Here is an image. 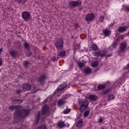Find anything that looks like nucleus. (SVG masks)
<instances>
[{"label":"nucleus","mask_w":129,"mask_h":129,"mask_svg":"<svg viewBox=\"0 0 129 129\" xmlns=\"http://www.w3.org/2000/svg\"><path fill=\"white\" fill-rule=\"evenodd\" d=\"M21 107V106L20 105H12L9 107V109H11V110H15V109H16L14 113V117L16 119L20 118V121H19V122H22L24 120V118L23 117H24V116H27V115L29 114V112H30V111L27 109L20 110Z\"/></svg>","instance_id":"nucleus-1"},{"label":"nucleus","mask_w":129,"mask_h":129,"mask_svg":"<svg viewBox=\"0 0 129 129\" xmlns=\"http://www.w3.org/2000/svg\"><path fill=\"white\" fill-rule=\"evenodd\" d=\"M79 104L80 105V111L82 113L83 111H85L88 108L89 102L87 100H79Z\"/></svg>","instance_id":"nucleus-2"},{"label":"nucleus","mask_w":129,"mask_h":129,"mask_svg":"<svg viewBox=\"0 0 129 129\" xmlns=\"http://www.w3.org/2000/svg\"><path fill=\"white\" fill-rule=\"evenodd\" d=\"M82 4V2L80 0H78L76 1H71L69 3V5L71 8V9H75V8H78L80 11L82 10V6L81 5Z\"/></svg>","instance_id":"nucleus-3"},{"label":"nucleus","mask_w":129,"mask_h":129,"mask_svg":"<svg viewBox=\"0 0 129 129\" xmlns=\"http://www.w3.org/2000/svg\"><path fill=\"white\" fill-rule=\"evenodd\" d=\"M63 39H58L56 40V41L54 43V45L57 49V52H59L60 50H63Z\"/></svg>","instance_id":"nucleus-4"},{"label":"nucleus","mask_w":129,"mask_h":129,"mask_svg":"<svg viewBox=\"0 0 129 129\" xmlns=\"http://www.w3.org/2000/svg\"><path fill=\"white\" fill-rule=\"evenodd\" d=\"M46 75L43 74L40 75L38 78H37V84L39 86H43L45 84V82L46 81Z\"/></svg>","instance_id":"nucleus-5"},{"label":"nucleus","mask_w":129,"mask_h":129,"mask_svg":"<svg viewBox=\"0 0 129 129\" xmlns=\"http://www.w3.org/2000/svg\"><path fill=\"white\" fill-rule=\"evenodd\" d=\"M31 17V13L28 11H24L22 13V18L25 22L30 21Z\"/></svg>","instance_id":"nucleus-6"},{"label":"nucleus","mask_w":129,"mask_h":129,"mask_svg":"<svg viewBox=\"0 0 129 129\" xmlns=\"http://www.w3.org/2000/svg\"><path fill=\"white\" fill-rule=\"evenodd\" d=\"M42 115H49L50 109L48 105H44L41 109Z\"/></svg>","instance_id":"nucleus-7"},{"label":"nucleus","mask_w":129,"mask_h":129,"mask_svg":"<svg viewBox=\"0 0 129 129\" xmlns=\"http://www.w3.org/2000/svg\"><path fill=\"white\" fill-rule=\"evenodd\" d=\"M107 54V52H106V50H102L100 52H96L94 54V55L96 56V59H97L99 56L101 58H103V57L105 56V55Z\"/></svg>","instance_id":"nucleus-8"},{"label":"nucleus","mask_w":129,"mask_h":129,"mask_svg":"<svg viewBox=\"0 0 129 129\" xmlns=\"http://www.w3.org/2000/svg\"><path fill=\"white\" fill-rule=\"evenodd\" d=\"M95 18V16H94V14L92 13L91 14H88V15L86 16L85 19L87 22H89L90 21H93Z\"/></svg>","instance_id":"nucleus-9"},{"label":"nucleus","mask_w":129,"mask_h":129,"mask_svg":"<svg viewBox=\"0 0 129 129\" xmlns=\"http://www.w3.org/2000/svg\"><path fill=\"white\" fill-rule=\"evenodd\" d=\"M21 103H23V100L21 99H14L11 102V104H13L14 105H16L17 104H21Z\"/></svg>","instance_id":"nucleus-10"},{"label":"nucleus","mask_w":129,"mask_h":129,"mask_svg":"<svg viewBox=\"0 0 129 129\" xmlns=\"http://www.w3.org/2000/svg\"><path fill=\"white\" fill-rule=\"evenodd\" d=\"M66 87V84L63 83L60 84L58 86V87L56 89L57 92H59V91H62V90H64Z\"/></svg>","instance_id":"nucleus-11"},{"label":"nucleus","mask_w":129,"mask_h":129,"mask_svg":"<svg viewBox=\"0 0 129 129\" xmlns=\"http://www.w3.org/2000/svg\"><path fill=\"white\" fill-rule=\"evenodd\" d=\"M58 53L57 54V57H60V58H63L66 56V51L65 50H60L58 51Z\"/></svg>","instance_id":"nucleus-12"},{"label":"nucleus","mask_w":129,"mask_h":129,"mask_svg":"<svg viewBox=\"0 0 129 129\" xmlns=\"http://www.w3.org/2000/svg\"><path fill=\"white\" fill-rule=\"evenodd\" d=\"M22 88L24 90H30L32 88V85L30 84H24L22 86Z\"/></svg>","instance_id":"nucleus-13"},{"label":"nucleus","mask_w":129,"mask_h":129,"mask_svg":"<svg viewBox=\"0 0 129 129\" xmlns=\"http://www.w3.org/2000/svg\"><path fill=\"white\" fill-rule=\"evenodd\" d=\"M125 48H126V43L123 42L122 43H121L120 47H119V49H120V51L121 52H124V51H125Z\"/></svg>","instance_id":"nucleus-14"},{"label":"nucleus","mask_w":129,"mask_h":129,"mask_svg":"<svg viewBox=\"0 0 129 129\" xmlns=\"http://www.w3.org/2000/svg\"><path fill=\"white\" fill-rule=\"evenodd\" d=\"M10 54L12 57H14V58H16L17 57V56H18L19 52H18V51L17 50H12L10 52Z\"/></svg>","instance_id":"nucleus-15"},{"label":"nucleus","mask_w":129,"mask_h":129,"mask_svg":"<svg viewBox=\"0 0 129 129\" xmlns=\"http://www.w3.org/2000/svg\"><path fill=\"white\" fill-rule=\"evenodd\" d=\"M40 118H41V112L38 111V114L36 117L35 124L39 123V121H40Z\"/></svg>","instance_id":"nucleus-16"},{"label":"nucleus","mask_w":129,"mask_h":129,"mask_svg":"<svg viewBox=\"0 0 129 129\" xmlns=\"http://www.w3.org/2000/svg\"><path fill=\"white\" fill-rule=\"evenodd\" d=\"M126 30H127V27L119 26L118 27V32H119V33H122V32H125Z\"/></svg>","instance_id":"nucleus-17"},{"label":"nucleus","mask_w":129,"mask_h":129,"mask_svg":"<svg viewBox=\"0 0 129 129\" xmlns=\"http://www.w3.org/2000/svg\"><path fill=\"white\" fill-rule=\"evenodd\" d=\"M117 47V42L116 41L113 42V43L110 45L109 47V49L111 50H113V49H115Z\"/></svg>","instance_id":"nucleus-18"},{"label":"nucleus","mask_w":129,"mask_h":129,"mask_svg":"<svg viewBox=\"0 0 129 129\" xmlns=\"http://www.w3.org/2000/svg\"><path fill=\"white\" fill-rule=\"evenodd\" d=\"M57 126L60 128H63L65 126V123L63 121L59 122L57 124Z\"/></svg>","instance_id":"nucleus-19"},{"label":"nucleus","mask_w":129,"mask_h":129,"mask_svg":"<svg viewBox=\"0 0 129 129\" xmlns=\"http://www.w3.org/2000/svg\"><path fill=\"white\" fill-rule=\"evenodd\" d=\"M89 97L90 99L91 100H92L93 101H95L96 100H97V97L95 96V95H90Z\"/></svg>","instance_id":"nucleus-20"},{"label":"nucleus","mask_w":129,"mask_h":129,"mask_svg":"<svg viewBox=\"0 0 129 129\" xmlns=\"http://www.w3.org/2000/svg\"><path fill=\"white\" fill-rule=\"evenodd\" d=\"M38 91V90H37V88L35 86H33L31 87V94L33 93H36Z\"/></svg>","instance_id":"nucleus-21"},{"label":"nucleus","mask_w":129,"mask_h":129,"mask_svg":"<svg viewBox=\"0 0 129 129\" xmlns=\"http://www.w3.org/2000/svg\"><path fill=\"white\" fill-rule=\"evenodd\" d=\"M57 103L59 105V106H62L64 103H66V101L63 100L62 99H59L57 101Z\"/></svg>","instance_id":"nucleus-22"},{"label":"nucleus","mask_w":129,"mask_h":129,"mask_svg":"<svg viewBox=\"0 0 129 129\" xmlns=\"http://www.w3.org/2000/svg\"><path fill=\"white\" fill-rule=\"evenodd\" d=\"M15 46L17 49H20L21 47H22V43L20 41H18L15 43Z\"/></svg>","instance_id":"nucleus-23"},{"label":"nucleus","mask_w":129,"mask_h":129,"mask_svg":"<svg viewBox=\"0 0 129 129\" xmlns=\"http://www.w3.org/2000/svg\"><path fill=\"white\" fill-rule=\"evenodd\" d=\"M84 73L85 74H90V73H91V69H90L89 68L85 69Z\"/></svg>","instance_id":"nucleus-24"},{"label":"nucleus","mask_w":129,"mask_h":129,"mask_svg":"<svg viewBox=\"0 0 129 129\" xmlns=\"http://www.w3.org/2000/svg\"><path fill=\"white\" fill-rule=\"evenodd\" d=\"M91 51H96V50H98V47L96 44H93L92 46L90 47Z\"/></svg>","instance_id":"nucleus-25"},{"label":"nucleus","mask_w":129,"mask_h":129,"mask_svg":"<svg viewBox=\"0 0 129 129\" xmlns=\"http://www.w3.org/2000/svg\"><path fill=\"white\" fill-rule=\"evenodd\" d=\"M76 125L78 127H81L83 125V121L80 120L77 122Z\"/></svg>","instance_id":"nucleus-26"},{"label":"nucleus","mask_w":129,"mask_h":129,"mask_svg":"<svg viewBox=\"0 0 129 129\" xmlns=\"http://www.w3.org/2000/svg\"><path fill=\"white\" fill-rule=\"evenodd\" d=\"M97 88L99 90H102V89H104L105 88V86L104 85H102L101 84H99L97 86Z\"/></svg>","instance_id":"nucleus-27"},{"label":"nucleus","mask_w":129,"mask_h":129,"mask_svg":"<svg viewBox=\"0 0 129 129\" xmlns=\"http://www.w3.org/2000/svg\"><path fill=\"white\" fill-rule=\"evenodd\" d=\"M32 55V51L30 49H27V52H26V57H30Z\"/></svg>","instance_id":"nucleus-28"},{"label":"nucleus","mask_w":129,"mask_h":129,"mask_svg":"<svg viewBox=\"0 0 129 129\" xmlns=\"http://www.w3.org/2000/svg\"><path fill=\"white\" fill-rule=\"evenodd\" d=\"M89 112H90V110L85 111L84 113V117H87V116L89 115Z\"/></svg>","instance_id":"nucleus-29"},{"label":"nucleus","mask_w":129,"mask_h":129,"mask_svg":"<svg viewBox=\"0 0 129 129\" xmlns=\"http://www.w3.org/2000/svg\"><path fill=\"white\" fill-rule=\"evenodd\" d=\"M24 48L26 49L27 50H30L31 49V47H30V46L28 44V43L25 42L24 43Z\"/></svg>","instance_id":"nucleus-30"},{"label":"nucleus","mask_w":129,"mask_h":129,"mask_svg":"<svg viewBox=\"0 0 129 129\" xmlns=\"http://www.w3.org/2000/svg\"><path fill=\"white\" fill-rule=\"evenodd\" d=\"M30 64V61H24L23 62V65L25 68H28V66Z\"/></svg>","instance_id":"nucleus-31"},{"label":"nucleus","mask_w":129,"mask_h":129,"mask_svg":"<svg viewBox=\"0 0 129 129\" xmlns=\"http://www.w3.org/2000/svg\"><path fill=\"white\" fill-rule=\"evenodd\" d=\"M103 33L104 35H105V36H109V31L107 29H105L103 30Z\"/></svg>","instance_id":"nucleus-32"},{"label":"nucleus","mask_w":129,"mask_h":129,"mask_svg":"<svg viewBox=\"0 0 129 129\" xmlns=\"http://www.w3.org/2000/svg\"><path fill=\"white\" fill-rule=\"evenodd\" d=\"M110 92V89H107L104 92H103V94L104 95H107V93H109Z\"/></svg>","instance_id":"nucleus-33"},{"label":"nucleus","mask_w":129,"mask_h":129,"mask_svg":"<svg viewBox=\"0 0 129 129\" xmlns=\"http://www.w3.org/2000/svg\"><path fill=\"white\" fill-rule=\"evenodd\" d=\"M70 111H71V109L67 108L63 111V113L67 114V113H69Z\"/></svg>","instance_id":"nucleus-34"},{"label":"nucleus","mask_w":129,"mask_h":129,"mask_svg":"<svg viewBox=\"0 0 129 129\" xmlns=\"http://www.w3.org/2000/svg\"><path fill=\"white\" fill-rule=\"evenodd\" d=\"M18 4H21V5H24L27 3V0H19V2H17Z\"/></svg>","instance_id":"nucleus-35"},{"label":"nucleus","mask_w":129,"mask_h":129,"mask_svg":"<svg viewBox=\"0 0 129 129\" xmlns=\"http://www.w3.org/2000/svg\"><path fill=\"white\" fill-rule=\"evenodd\" d=\"M108 99H109V100H111L112 99H114L115 97L114 96H113V95L112 94H110L109 96H108Z\"/></svg>","instance_id":"nucleus-36"},{"label":"nucleus","mask_w":129,"mask_h":129,"mask_svg":"<svg viewBox=\"0 0 129 129\" xmlns=\"http://www.w3.org/2000/svg\"><path fill=\"white\" fill-rule=\"evenodd\" d=\"M92 67H97L98 66V62L97 61H95L92 63Z\"/></svg>","instance_id":"nucleus-37"},{"label":"nucleus","mask_w":129,"mask_h":129,"mask_svg":"<svg viewBox=\"0 0 129 129\" xmlns=\"http://www.w3.org/2000/svg\"><path fill=\"white\" fill-rule=\"evenodd\" d=\"M78 65L79 68H82V67L84 66V63L80 61L79 63H78Z\"/></svg>","instance_id":"nucleus-38"},{"label":"nucleus","mask_w":129,"mask_h":129,"mask_svg":"<svg viewBox=\"0 0 129 129\" xmlns=\"http://www.w3.org/2000/svg\"><path fill=\"white\" fill-rule=\"evenodd\" d=\"M59 57L58 56H57V58L55 56H53L51 59L53 62H55V61H58V59H59Z\"/></svg>","instance_id":"nucleus-39"},{"label":"nucleus","mask_w":129,"mask_h":129,"mask_svg":"<svg viewBox=\"0 0 129 129\" xmlns=\"http://www.w3.org/2000/svg\"><path fill=\"white\" fill-rule=\"evenodd\" d=\"M15 92L17 94H21V93L23 92V91H21L19 89V90H16Z\"/></svg>","instance_id":"nucleus-40"},{"label":"nucleus","mask_w":129,"mask_h":129,"mask_svg":"<svg viewBox=\"0 0 129 129\" xmlns=\"http://www.w3.org/2000/svg\"><path fill=\"white\" fill-rule=\"evenodd\" d=\"M67 98H68V97H67V95H65L62 96V100L63 101H65V100H66V99H67Z\"/></svg>","instance_id":"nucleus-41"},{"label":"nucleus","mask_w":129,"mask_h":129,"mask_svg":"<svg viewBox=\"0 0 129 129\" xmlns=\"http://www.w3.org/2000/svg\"><path fill=\"white\" fill-rule=\"evenodd\" d=\"M103 19H104V16H102L100 17V21L103 22Z\"/></svg>","instance_id":"nucleus-42"},{"label":"nucleus","mask_w":129,"mask_h":129,"mask_svg":"<svg viewBox=\"0 0 129 129\" xmlns=\"http://www.w3.org/2000/svg\"><path fill=\"white\" fill-rule=\"evenodd\" d=\"M74 27H75V28H76V29H77V28H78V27H79V25H78V24L77 23H75Z\"/></svg>","instance_id":"nucleus-43"},{"label":"nucleus","mask_w":129,"mask_h":129,"mask_svg":"<svg viewBox=\"0 0 129 129\" xmlns=\"http://www.w3.org/2000/svg\"><path fill=\"white\" fill-rule=\"evenodd\" d=\"M103 121V119H102V118H100L99 119V122H100V123H101V122H102Z\"/></svg>","instance_id":"nucleus-44"},{"label":"nucleus","mask_w":129,"mask_h":129,"mask_svg":"<svg viewBox=\"0 0 129 129\" xmlns=\"http://www.w3.org/2000/svg\"><path fill=\"white\" fill-rule=\"evenodd\" d=\"M106 57V59H107V58H108V57H111V54H106L105 55Z\"/></svg>","instance_id":"nucleus-45"},{"label":"nucleus","mask_w":129,"mask_h":129,"mask_svg":"<svg viewBox=\"0 0 129 129\" xmlns=\"http://www.w3.org/2000/svg\"><path fill=\"white\" fill-rule=\"evenodd\" d=\"M2 64H3V60L0 58V66H2Z\"/></svg>","instance_id":"nucleus-46"},{"label":"nucleus","mask_w":129,"mask_h":129,"mask_svg":"<svg viewBox=\"0 0 129 129\" xmlns=\"http://www.w3.org/2000/svg\"><path fill=\"white\" fill-rule=\"evenodd\" d=\"M125 10L126 11H127V12H129V7H126Z\"/></svg>","instance_id":"nucleus-47"},{"label":"nucleus","mask_w":129,"mask_h":129,"mask_svg":"<svg viewBox=\"0 0 129 129\" xmlns=\"http://www.w3.org/2000/svg\"><path fill=\"white\" fill-rule=\"evenodd\" d=\"M114 25V24H112L111 23L110 25V27H113V25Z\"/></svg>","instance_id":"nucleus-48"},{"label":"nucleus","mask_w":129,"mask_h":129,"mask_svg":"<svg viewBox=\"0 0 129 129\" xmlns=\"http://www.w3.org/2000/svg\"><path fill=\"white\" fill-rule=\"evenodd\" d=\"M2 51H3V49L0 48V54H2Z\"/></svg>","instance_id":"nucleus-49"},{"label":"nucleus","mask_w":129,"mask_h":129,"mask_svg":"<svg viewBox=\"0 0 129 129\" xmlns=\"http://www.w3.org/2000/svg\"><path fill=\"white\" fill-rule=\"evenodd\" d=\"M69 124L67 125V127H69Z\"/></svg>","instance_id":"nucleus-50"},{"label":"nucleus","mask_w":129,"mask_h":129,"mask_svg":"<svg viewBox=\"0 0 129 129\" xmlns=\"http://www.w3.org/2000/svg\"><path fill=\"white\" fill-rule=\"evenodd\" d=\"M15 2H18L19 0H14Z\"/></svg>","instance_id":"nucleus-51"},{"label":"nucleus","mask_w":129,"mask_h":129,"mask_svg":"<svg viewBox=\"0 0 129 129\" xmlns=\"http://www.w3.org/2000/svg\"><path fill=\"white\" fill-rule=\"evenodd\" d=\"M73 38H74L73 36H72V37H71V38H72V39H73Z\"/></svg>","instance_id":"nucleus-52"},{"label":"nucleus","mask_w":129,"mask_h":129,"mask_svg":"<svg viewBox=\"0 0 129 129\" xmlns=\"http://www.w3.org/2000/svg\"><path fill=\"white\" fill-rule=\"evenodd\" d=\"M101 129H104V127H101Z\"/></svg>","instance_id":"nucleus-53"}]
</instances>
